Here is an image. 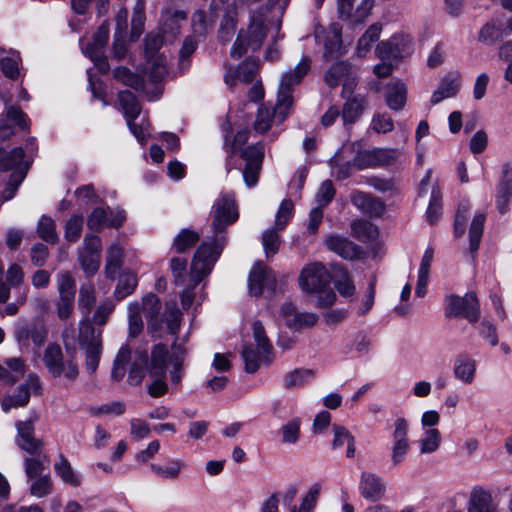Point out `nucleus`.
Here are the masks:
<instances>
[{
  "label": "nucleus",
  "instance_id": "338daca9",
  "mask_svg": "<svg viewBox=\"0 0 512 512\" xmlns=\"http://www.w3.org/2000/svg\"><path fill=\"white\" fill-rule=\"evenodd\" d=\"M235 29H236V19H235L234 15L227 13L226 15H224V17L221 21V24H220V28H219V32H218L219 40L222 43L229 42L235 33Z\"/></svg>",
  "mask_w": 512,
  "mask_h": 512
},
{
  "label": "nucleus",
  "instance_id": "a878e982",
  "mask_svg": "<svg viewBox=\"0 0 512 512\" xmlns=\"http://www.w3.org/2000/svg\"><path fill=\"white\" fill-rule=\"evenodd\" d=\"M468 512H499L493 502L492 495L481 487H475L471 491Z\"/></svg>",
  "mask_w": 512,
  "mask_h": 512
},
{
  "label": "nucleus",
  "instance_id": "f03ea898",
  "mask_svg": "<svg viewBox=\"0 0 512 512\" xmlns=\"http://www.w3.org/2000/svg\"><path fill=\"white\" fill-rule=\"evenodd\" d=\"M185 355L186 349L177 341L172 344L171 351L164 344L155 345L150 357L145 351H136L127 381L130 385L137 386L147 373L152 379L147 388L148 394L153 398L162 397L168 391L167 373L173 385L181 383L185 374Z\"/></svg>",
  "mask_w": 512,
  "mask_h": 512
},
{
  "label": "nucleus",
  "instance_id": "5fc2aeb1",
  "mask_svg": "<svg viewBox=\"0 0 512 512\" xmlns=\"http://www.w3.org/2000/svg\"><path fill=\"white\" fill-rule=\"evenodd\" d=\"M442 214V201L440 190L436 187L432 189L429 206L427 208L426 217L430 224L438 221Z\"/></svg>",
  "mask_w": 512,
  "mask_h": 512
},
{
  "label": "nucleus",
  "instance_id": "9b49d317",
  "mask_svg": "<svg viewBox=\"0 0 512 512\" xmlns=\"http://www.w3.org/2000/svg\"><path fill=\"white\" fill-rule=\"evenodd\" d=\"M391 436L390 463L393 468H396L406 460L410 451L409 423L404 417L395 419Z\"/></svg>",
  "mask_w": 512,
  "mask_h": 512
},
{
  "label": "nucleus",
  "instance_id": "8fccbe9b",
  "mask_svg": "<svg viewBox=\"0 0 512 512\" xmlns=\"http://www.w3.org/2000/svg\"><path fill=\"white\" fill-rule=\"evenodd\" d=\"M128 322H129V336L136 337L143 330V321L141 318V305L138 302H133L128 305Z\"/></svg>",
  "mask_w": 512,
  "mask_h": 512
},
{
  "label": "nucleus",
  "instance_id": "f704fd0d",
  "mask_svg": "<svg viewBox=\"0 0 512 512\" xmlns=\"http://www.w3.org/2000/svg\"><path fill=\"white\" fill-rule=\"evenodd\" d=\"M123 249L113 244L108 248L106 256L105 274L106 277L114 280L122 266Z\"/></svg>",
  "mask_w": 512,
  "mask_h": 512
},
{
  "label": "nucleus",
  "instance_id": "79ce46f5",
  "mask_svg": "<svg viewBox=\"0 0 512 512\" xmlns=\"http://www.w3.org/2000/svg\"><path fill=\"white\" fill-rule=\"evenodd\" d=\"M138 284L137 277L132 272H124L120 275L118 284L114 290V296L117 300H122L131 295Z\"/></svg>",
  "mask_w": 512,
  "mask_h": 512
},
{
  "label": "nucleus",
  "instance_id": "09e8293b",
  "mask_svg": "<svg viewBox=\"0 0 512 512\" xmlns=\"http://www.w3.org/2000/svg\"><path fill=\"white\" fill-rule=\"evenodd\" d=\"M55 472L57 475L65 482L70 484L71 486L77 487L80 485V479L74 472L68 460L60 455L59 461L55 463L54 466Z\"/></svg>",
  "mask_w": 512,
  "mask_h": 512
},
{
  "label": "nucleus",
  "instance_id": "ddd939ff",
  "mask_svg": "<svg viewBox=\"0 0 512 512\" xmlns=\"http://www.w3.org/2000/svg\"><path fill=\"white\" fill-rule=\"evenodd\" d=\"M241 158L245 161L243 178L247 187H254L259 179L264 159V145L261 142L247 146L241 150Z\"/></svg>",
  "mask_w": 512,
  "mask_h": 512
},
{
  "label": "nucleus",
  "instance_id": "72a5a7b5",
  "mask_svg": "<svg viewBox=\"0 0 512 512\" xmlns=\"http://www.w3.org/2000/svg\"><path fill=\"white\" fill-rule=\"evenodd\" d=\"M19 62L20 56L17 52H6L4 49H0V69L6 77L10 79L18 77Z\"/></svg>",
  "mask_w": 512,
  "mask_h": 512
},
{
  "label": "nucleus",
  "instance_id": "7c9ffc66",
  "mask_svg": "<svg viewBox=\"0 0 512 512\" xmlns=\"http://www.w3.org/2000/svg\"><path fill=\"white\" fill-rule=\"evenodd\" d=\"M486 221L485 213L475 214L469 228V251L474 259L480 246L483 236L484 223Z\"/></svg>",
  "mask_w": 512,
  "mask_h": 512
},
{
  "label": "nucleus",
  "instance_id": "2eb2a0df",
  "mask_svg": "<svg viewBox=\"0 0 512 512\" xmlns=\"http://www.w3.org/2000/svg\"><path fill=\"white\" fill-rule=\"evenodd\" d=\"M249 293L260 296L264 290L274 291L276 288V276L266 266L258 263L253 266L248 278Z\"/></svg>",
  "mask_w": 512,
  "mask_h": 512
},
{
  "label": "nucleus",
  "instance_id": "6e6d98bb",
  "mask_svg": "<svg viewBox=\"0 0 512 512\" xmlns=\"http://www.w3.org/2000/svg\"><path fill=\"white\" fill-rule=\"evenodd\" d=\"M294 212V204L290 199H284L276 213L275 216V227L276 229L283 230L290 219L292 218Z\"/></svg>",
  "mask_w": 512,
  "mask_h": 512
},
{
  "label": "nucleus",
  "instance_id": "0e129e2a",
  "mask_svg": "<svg viewBox=\"0 0 512 512\" xmlns=\"http://www.w3.org/2000/svg\"><path fill=\"white\" fill-rule=\"evenodd\" d=\"M75 297H58L55 303L56 314L59 320L67 321L74 313Z\"/></svg>",
  "mask_w": 512,
  "mask_h": 512
},
{
  "label": "nucleus",
  "instance_id": "bb28decb",
  "mask_svg": "<svg viewBox=\"0 0 512 512\" xmlns=\"http://www.w3.org/2000/svg\"><path fill=\"white\" fill-rule=\"evenodd\" d=\"M24 458V470L27 478L33 480L36 477L43 476V472L49 463L47 454L43 451L37 453H27Z\"/></svg>",
  "mask_w": 512,
  "mask_h": 512
},
{
  "label": "nucleus",
  "instance_id": "0eeeda50",
  "mask_svg": "<svg viewBox=\"0 0 512 512\" xmlns=\"http://www.w3.org/2000/svg\"><path fill=\"white\" fill-rule=\"evenodd\" d=\"M23 157L24 153L21 147H16L9 152L0 148V171L13 170L9 183L3 191L2 202L8 201L15 196L18 187L26 176L29 162L27 160L22 162Z\"/></svg>",
  "mask_w": 512,
  "mask_h": 512
},
{
  "label": "nucleus",
  "instance_id": "ea45409f",
  "mask_svg": "<svg viewBox=\"0 0 512 512\" xmlns=\"http://www.w3.org/2000/svg\"><path fill=\"white\" fill-rule=\"evenodd\" d=\"M441 433L436 428L426 430L418 441L420 454L435 453L441 444Z\"/></svg>",
  "mask_w": 512,
  "mask_h": 512
},
{
  "label": "nucleus",
  "instance_id": "de8ad7c7",
  "mask_svg": "<svg viewBox=\"0 0 512 512\" xmlns=\"http://www.w3.org/2000/svg\"><path fill=\"white\" fill-rule=\"evenodd\" d=\"M381 27L377 24L371 25L364 35L359 39L357 44V55L364 57L370 51L372 44L379 39Z\"/></svg>",
  "mask_w": 512,
  "mask_h": 512
},
{
  "label": "nucleus",
  "instance_id": "5701e85b",
  "mask_svg": "<svg viewBox=\"0 0 512 512\" xmlns=\"http://www.w3.org/2000/svg\"><path fill=\"white\" fill-rule=\"evenodd\" d=\"M259 69V63L257 60L248 58L238 65L235 71H229L224 76V81L229 86H234L237 80L249 83L252 82Z\"/></svg>",
  "mask_w": 512,
  "mask_h": 512
},
{
  "label": "nucleus",
  "instance_id": "f257e3e1",
  "mask_svg": "<svg viewBox=\"0 0 512 512\" xmlns=\"http://www.w3.org/2000/svg\"><path fill=\"white\" fill-rule=\"evenodd\" d=\"M238 218L239 212L234 195L220 194L211 210L210 241H205L198 247L191 263L189 285L180 295L181 306L184 310H188L192 306L195 299V288L211 273L227 243L226 229Z\"/></svg>",
  "mask_w": 512,
  "mask_h": 512
},
{
  "label": "nucleus",
  "instance_id": "20e7f679",
  "mask_svg": "<svg viewBox=\"0 0 512 512\" xmlns=\"http://www.w3.org/2000/svg\"><path fill=\"white\" fill-rule=\"evenodd\" d=\"M301 289L309 294H317V306L328 308L336 301V294L329 288L331 276L322 263L307 264L299 275Z\"/></svg>",
  "mask_w": 512,
  "mask_h": 512
},
{
  "label": "nucleus",
  "instance_id": "6e6552de",
  "mask_svg": "<svg viewBox=\"0 0 512 512\" xmlns=\"http://www.w3.org/2000/svg\"><path fill=\"white\" fill-rule=\"evenodd\" d=\"M252 329L257 348L255 349L250 344L244 346L242 350V358L245 364V370L248 373H255L260 367L261 363L270 362V354L272 351V345L265 334L262 323L259 321L254 322Z\"/></svg>",
  "mask_w": 512,
  "mask_h": 512
},
{
  "label": "nucleus",
  "instance_id": "f3484780",
  "mask_svg": "<svg viewBox=\"0 0 512 512\" xmlns=\"http://www.w3.org/2000/svg\"><path fill=\"white\" fill-rule=\"evenodd\" d=\"M328 250L346 260H356L363 254L362 248L350 239L340 235H330L325 240Z\"/></svg>",
  "mask_w": 512,
  "mask_h": 512
},
{
  "label": "nucleus",
  "instance_id": "c03bdc74",
  "mask_svg": "<svg viewBox=\"0 0 512 512\" xmlns=\"http://www.w3.org/2000/svg\"><path fill=\"white\" fill-rule=\"evenodd\" d=\"M200 239L198 232L191 229H182L173 241V248L177 253H184L191 249Z\"/></svg>",
  "mask_w": 512,
  "mask_h": 512
},
{
  "label": "nucleus",
  "instance_id": "412c9836",
  "mask_svg": "<svg viewBox=\"0 0 512 512\" xmlns=\"http://www.w3.org/2000/svg\"><path fill=\"white\" fill-rule=\"evenodd\" d=\"M512 196V164L503 165L502 177L496 187V206L499 213L504 214L508 211L510 199Z\"/></svg>",
  "mask_w": 512,
  "mask_h": 512
},
{
  "label": "nucleus",
  "instance_id": "cd10ccee",
  "mask_svg": "<svg viewBox=\"0 0 512 512\" xmlns=\"http://www.w3.org/2000/svg\"><path fill=\"white\" fill-rule=\"evenodd\" d=\"M333 440H332V449L339 450L345 444L347 445L346 456L348 458H353L355 456V438L350 433V431L344 426L333 425Z\"/></svg>",
  "mask_w": 512,
  "mask_h": 512
},
{
  "label": "nucleus",
  "instance_id": "3c124183",
  "mask_svg": "<svg viewBox=\"0 0 512 512\" xmlns=\"http://www.w3.org/2000/svg\"><path fill=\"white\" fill-rule=\"evenodd\" d=\"M278 231L280 230L274 227L263 232L262 245L267 258L278 253L281 243Z\"/></svg>",
  "mask_w": 512,
  "mask_h": 512
},
{
  "label": "nucleus",
  "instance_id": "e2e57ef3",
  "mask_svg": "<svg viewBox=\"0 0 512 512\" xmlns=\"http://www.w3.org/2000/svg\"><path fill=\"white\" fill-rule=\"evenodd\" d=\"M83 217L73 215L68 219L65 225V238L70 242H76L82 233Z\"/></svg>",
  "mask_w": 512,
  "mask_h": 512
},
{
  "label": "nucleus",
  "instance_id": "c9c22d12",
  "mask_svg": "<svg viewBox=\"0 0 512 512\" xmlns=\"http://www.w3.org/2000/svg\"><path fill=\"white\" fill-rule=\"evenodd\" d=\"M406 97V85L398 81L389 86L386 94V103L390 109L401 110L405 106Z\"/></svg>",
  "mask_w": 512,
  "mask_h": 512
},
{
  "label": "nucleus",
  "instance_id": "a211bd4d",
  "mask_svg": "<svg viewBox=\"0 0 512 512\" xmlns=\"http://www.w3.org/2000/svg\"><path fill=\"white\" fill-rule=\"evenodd\" d=\"M125 220V213L122 211L114 213L110 209L97 207L88 216L87 225L91 230L101 231L106 225L111 227L120 226Z\"/></svg>",
  "mask_w": 512,
  "mask_h": 512
},
{
  "label": "nucleus",
  "instance_id": "1a4fd4ad",
  "mask_svg": "<svg viewBox=\"0 0 512 512\" xmlns=\"http://www.w3.org/2000/svg\"><path fill=\"white\" fill-rule=\"evenodd\" d=\"M445 316L463 317L471 323H475L480 318V305L475 293H466L460 297L454 294L445 297Z\"/></svg>",
  "mask_w": 512,
  "mask_h": 512
},
{
  "label": "nucleus",
  "instance_id": "9d476101",
  "mask_svg": "<svg viewBox=\"0 0 512 512\" xmlns=\"http://www.w3.org/2000/svg\"><path fill=\"white\" fill-rule=\"evenodd\" d=\"M79 344L85 351V367L89 373H94L99 365L102 353L100 332H96L91 324H83L79 331Z\"/></svg>",
  "mask_w": 512,
  "mask_h": 512
},
{
  "label": "nucleus",
  "instance_id": "603ef678",
  "mask_svg": "<svg viewBox=\"0 0 512 512\" xmlns=\"http://www.w3.org/2000/svg\"><path fill=\"white\" fill-rule=\"evenodd\" d=\"M57 290L59 297H75L76 283L69 272L63 271L58 273Z\"/></svg>",
  "mask_w": 512,
  "mask_h": 512
},
{
  "label": "nucleus",
  "instance_id": "6ab92c4d",
  "mask_svg": "<svg viewBox=\"0 0 512 512\" xmlns=\"http://www.w3.org/2000/svg\"><path fill=\"white\" fill-rule=\"evenodd\" d=\"M13 125L25 130L29 127L27 115L14 105L7 106L4 118L0 124V138L5 139L14 134Z\"/></svg>",
  "mask_w": 512,
  "mask_h": 512
},
{
  "label": "nucleus",
  "instance_id": "4d7b16f0",
  "mask_svg": "<svg viewBox=\"0 0 512 512\" xmlns=\"http://www.w3.org/2000/svg\"><path fill=\"white\" fill-rule=\"evenodd\" d=\"M318 321V316L311 312H297L288 320V327L303 329L313 327Z\"/></svg>",
  "mask_w": 512,
  "mask_h": 512
},
{
  "label": "nucleus",
  "instance_id": "c85d7f7f",
  "mask_svg": "<svg viewBox=\"0 0 512 512\" xmlns=\"http://www.w3.org/2000/svg\"><path fill=\"white\" fill-rule=\"evenodd\" d=\"M185 463L176 458L169 459L164 465L151 463V471L159 478L168 480H177L181 472L185 469Z\"/></svg>",
  "mask_w": 512,
  "mask_h": 512
},
{
  "label": "nucleus",
  "instance_id": "13d9d810",
  "mask_svg": "<svg viewBox=\"0 0 512 512\" xmlns=\"http://www.w3.org/2000/svg\"><path fill=\"white\" fill-rule=\"evenodd\" d=\"M366 183L381 193L394 194L398 192V184L395 178L369 177Z\"/></svg>",
  "mask_w": 512,
  "mask_h": 512
},
{
  "label": "nucleus",
  "instance_id": "473e14b6",
  "mask_svg": "<svg viewBox=\"0 0 512 512\" xmlns=\"http://www.w3.org/2000/svg\"><path fill=\"white\" fill-rule=\"evenodd\" d=\"M315 376L311 369L297 368L285 374L283 385L287 389L300 388L310 382Z\"/></svg>",
  "mask_w": 512,
  "mask_h": 512
},
{
  "label": "nucleus",
  "instance_id": "69168bd1",
  "mask_svg": "<svg viewBox=\"0 0 512 512\" xmlns=\"http://www.w3.org/2000/svg\"><path fill=\"white\" fill-rule=\"evenodd\" d=\"M281 434L283 443L295 444L300 436V419H292L283 425L281 428Z\"/></svg>",
  "mask_w": 512,
  "mask_h": 512
},
{
  "label": "nucleus",
  "instance_id": "dca6fc26",
  "mask_svg": "<svg viewBox=\"0 0 512 512\" xmlns=\"http://www.w3.org/2000/svg\"><path fill=\"white\" fill-rule=\"evenodd\" d=\"M15 426L17 429L15 441L21 450L26 453H37L39 451H43V441L35 437L33 419L17 421Z\"/></svg>",
  "mask_w": 512,
  "mask_h": 512
},
{
  "label": "nucleus",
  "instance_id": "4468645a",
  "mask_svg": "<svg viewBox=\"0 0 512 512\" xmlns=\"http://www.w3.org/2000/svg\"><path fill=\"white\" fill-rule=\"evenodd\" d=\"M398 156L396 149L375 148L358 153L354 163L359 169L385 167L393 164Z\"/></svg>",
  "mask_w": 512,
  "mask_h": 512
},
{
  "label": "nucleus",
  "instance_id": "680f3d73",
  "mask_svg": "<svg viewBox=\"0 0 512 512\" xmlns=\"http://www.w3.org/2000/svg\"><path fill=\"white\" fill-rule=\"evenodd\" d=\"M503 31L500 26H496L494 23H486L479 32V41L492 45L498 40L502 39Z\"/></svg>",
  "mask_w": 512,
  "mask_h": 512
},
{
  "label": "nucleus",
  "instance_id": "393cba45",
  "mask_svg": "<svg viewBox=\"0 0 512 512\" xmlns=\"http://www.w3.org/2000/svg\"><path fill=\"white\" fill-rule=\"evenodd\" d=\"M460 75L448 73L440 82L439 87L431 96V104L436 105L446 98L454 97L460 89Z\"/></svg>",
  "mask_w": 512,
  "mask_h": 512
},
{
  "label": "nucleus",
  "instance_id": "a18cd8bd",
  "mask_svg": "<svg viewBox=\"0 0 512 512\" xmlns=\"http://www.w3.org/2000/svg\"><path fill=\"white\" fill-rule=\"evenodd\" d=\"M37 234L42 240L50 244H55L59 239L55 221L46 215H42L38 221Z\"/></svg>",
  "mask_w": 512,
  "mask_h": 512
},
{
  "label": "nucleus",
  "instance_id": "423d86ee",
  "mask_svg": "<svg viewBox=\"0 0 512 512\" xmlns=\"http://www.w3.org/2000/svg\"><path fill=\"white\" fill-rule=\"evenodd\" d=\"M42 361L48 374L54 379L63 381L66 386L76 382L79 377L80 369L76 359L73 356L66 358L61 346L57 343L47 345Z\"/></svg>",
  "mask_w": 512,
  "mask_h": 512
},
{
  "label": "nucleus",
  "instance_id": "37998d69",
  "mask_svg": "<svg viewBox=\"0 0 512 512\" xmlns=\"http://www.w3.org/2000/svg\"><path fill=\"white\" fill-rule=\"evenodd\" d=\"M352 235L362 242L374 240L378 236L377 227L367 220H356L351 224Z\"/></svg>",
  "mask_w": 512,
  "mask_h": 512
},
{
  "label": "nucleus",
  "instance_id": "f8f14e48",
  "mask_svg": "<svg viewBox=\"0 0 512 512\" xmlns=\"http://www.w3.org/2000/svg\"><path fill=\"white\" fill-rule=\"evenodd\" d=\"M413 52V40L408 35H394L389 40L381 41L375 53L383 61L398 60L408 57Z\"/></svg>",
  "mask_w": 512,
  "mask_h": 512
},
{
  "label": "nucleus",
  "instance_id": "b1692460",
  "mask_svg": "<svg viewBox=\"0 0 512 512\" xmlns=\"http://www.w3.org/2000/svg\"><path fill=\"white\" fill-rule=\"evenodd\" d=\"M267 27L263 14L253 15L244 38L247 40V46L252 50H258L266 38Z\"/></svg>",
  "mask_w": 512,
  "mask_h": 512
},
{
  "label": "nucleus",
  "instance_id": "4c0bfd02",
  "mask_svg": "<svg viewBox=\"0 0 512 512\" xmlns=\"http://www.w3.org/2000/svg\"><path fill=\"white\" fill-rule=\"evenodd\" d=\"M351 72V66L346 62H337L332 65L325 73L324 80L326 84L333 88L338 86L342 81H348Z\"/></svg>",
  "mask_w": 512,
  "mask_h": 512
},
{
  "label": "nucleus",
  "instance_id": "e433bc0d",
  "mask_svg": "<svg viewBox=\"0 0 512 512\" xmlns=\"http://www.w3.org/2000/svg\"><path fill=\"white\" fill-rule=\"evenodd\" d=\"M331 280L333 281L334 287L341 296L346 298L354 296L356 287L348 271L344 269H338L331 277Z\"/></svg>",
  "mask_w": 512,
  "mask_h": 512
},
{
  "label": "nucleus",
  "instance_id": "a19ab883",
  "mask_svg": "<svg viewBox=\"0 0 512 512\" xmlns=\"http://www.w3.org/2000/svg\"><path fill=\"white\" fill-rule=\"evenodd\" d=\"M364 110V100L363 98L353 97L348 99L342 109V119L344 124H353L355 123L360 116L362 115Z\"/></svg>",
  "mask_w": 512,
  "mask_h": 512
},
{
  "label": "nucleus",
  "instance_id": "c756f323",
  "mask_svg": "<svg viewBox=\"0 0 512 512\" xmlns=\"http://www.w3.org/2000/svg\"><path fill=\"white\" fill-rule=\"evenodd\" d=\"M454 376L464 384H471L476 374V361L467 357L459 356L453 367Z\"/></svg>",
  "mask_w": 512,
  "mask_h": 512
},
{
  "label": "nucleus",
  "instance_id": "774afa93",
  "mask_svg": "<svg viewBox=\"0 0 512 512\" xmlns=\"http://www.w3.org/2000/svg\"><path fill=\"white\" fill-rule=\"evenodd\" d=\"M101 255L79 251V261L82 269L88 275H94L100 267Z\"/></svg>",
  "mask_w": 512,
  "mask_h": 512
},
{
  "label": "nucleus",
  "instance_id": "58836bf2",
  "mask_svg": "<svg viewBox=\"0 0 512 512\" xmlns=\"http://www.w3.org/2000/svg\"><path fill=\"white\" fill-rule=\"evenodd\" d=\"M118 99L123 109L126 121L138 118L141 112V106L133 93L130 91H120Z\"/></svg>",
  "mask_w": 512,
  "mask_h": 512
},
{
  "label": "nucleus",
  "instance_id": "7ed1b4c3",
  "mask_svg": "<svg viewBox=\"0 0 512 512\" xmlns=\"http://www.w3.org/2000/svg\"><path fill=\"white\" fill-rule=\"evenodd\" d=\"M311 67V59L307 56L301 58L300 62L293 68L287 70L281 77L277 93V102L274 107L262 105L254 122V130L260 134L266 133L275 119L282 123L289 109L293 104L292 93L294 87L301 83Z\"/></svg>",
  "mask_w": 512,
  "mask_h": 512
},
{
  "label": "nucleus",
  "instance_id": "864d4df0",
  "mask_svg": "<svg viewBox=\"0 0 512 512\" xmlns=\"http://www.w3.org/2000/svg\"><path fill=\"white\" fill-rule=\"evenodd\" d=\"M30 485V493L31 495L42 498L52 493L53 490V484L50 476L43 475L40 477H36L33 480H31Z\"/></svg>",
  "mask_w": 512,
  "mask_h": 512
},
{
  "label": "nucleus",
  "instance_id": "aec40b11",
  "mask_svg": "<svg viewBox=\"0 0 512 512\" xmlns=\"http://www.w3.org/2000/svg\"><path fill=\"white\" fill-rule=\"evenodd\" d=\"M359 492L363 498L378 501L385 494V484L382 478L375 473L362 472L359 482Z\"/></svg>",
  "mask_w": 512,
  "mask_h": 512
},
{
  "label": "nucleus",
  "instance_id": "052dcab7",
  "mask_svg": "<svg viewBox=\"0 0 512 512\" xmlns=\"http://www.w3.org/2000/svg\"><path fill=\"white\" fill-rule=\"evenodd\" d=\"M96 302L95 290L92 285H83L79 291V308L88 315Z\"/></svg>",
  "mask_w": 512,
  "mask_h": 512
},
{
  "label": "nucleus",
  "instance_id": "4be33fe9",
  "mask_svg": "<svg viewBox=\"0 0 512 512\" xmlns=\"http://www.w3.org/2000/svg\"><path fill=\"white\" fill-rule=\"evenodd\" d=\"M351 202L363 213L370 216L378 217L385 210V204L381 199L358 190L352 192Z\"/></svg>",
  "mask_w": 512,
  "mask_h": 512
},
{
  "label": "nucleus",
  "instance_id": "bf43d9fd",
  "mask_svg": "<svg viewBox=\"0 0 512 512\" xmlns=\"http://www.w3.org/2000/svg\"><path fill=\"white\" fill-rule=\"evenodd\" d=\"M249 139V131L247 129L241 130L237 132L235 135L233 142L231 144L228 143V137H225V149L228 153L227 156V164L226 169L229 172L232 167L230 166V158L236 153L237 149L240 148L242 145L246 144V142Z\"/></svg>",
  "mask_w": 512,
  "mask_h": 512
},
{
  "label": "nucleus",
  "instance_id": "39448f33",
  "mask_svg": "<svg viewBox=\"0 0 512 512\" xmlns=\"http://www.w3.org/2000/svg\"><path fill=\"white\" fill-rule=\"evenodd\" d=\"M141 311L143 310L148 320V327L156 332L161 329L162 324L166 325L168 332L176 335L180 329L182 313L175 303H166L161 313V303L155 294H148L143 298Z\"/></svg>",
  "mask_w": 512,
  "mask_h": 512
},
{
  "label": "nucleus",
  "instance_id": "2f4dec72",
  "mask_svg": "<svg viewBox=\"0 0 512 512\" xmlns=\"http://www.w3.org/2000/svg\"><path fill=\"white\" fill-rule=\"evenodd\" d=\"M31 390L35 393H40L41 391L40 379L36 374H30L27 377L26 382L19 386L17 393L14 396H11L14 399L16 406L24 407L28 404Z\"/></svg>",
  "mask_w": 512,
  "mask_h": 512
},
{
  "label": "nucleus",
  "instance_id": "49530a36",
  "mask_svg": "<svg viewBox=\"0 0 512 512\" xmlns=\"http://www.w3.org/2000/svg\"><path fill=\"white\" fill-rule=\"evenodd\" d=\"M114 77L126 86H129L138 92L142 91L144 88L143 78L138 74L132 73L126 67H117L114 70Z\"/></svg>",
  "mask_w": 512,
  "mask_h": 512
}]
</instances>
